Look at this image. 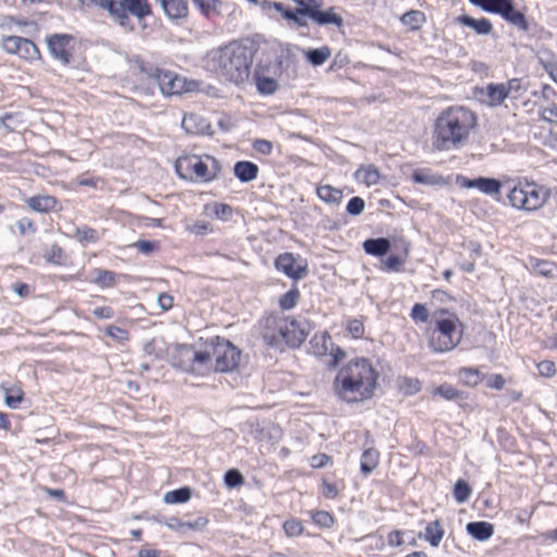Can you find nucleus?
Masks as SVG:
<instances>
[{
  "instance_id": "603ef678",
  "label": "nucleus",
  "mask_w": 557,
  "mask_h": 557,
  "mask_svg": "<svg viewBox=\"0 0 557 557\" xmlns=\"http://www.w3.org/2000/svg\"><path fill=\"white\" fill-rule=\"evenodd\" d=\"M104 333L119 343H126L129 339V334L126 330L116 325H109L106 327Z\"/></svg>"
},
{
  "instance_id": "4468645a",
  "label": "nucleus",
  "mask_w": 557,
  "mask_h": 557,
  "mask_svg": "<svg viewBox=\"0 0 557 557\" xmlns=\"http://www.w3.org/2000/svg\"><path fill=\"white\" fill-rule=\"evenodd\" d=\"M46 41L51 55L62 64H69L73 50V37L66 34H53L47 37Z\"/></svg>"
},
{
  "instance_id": "79ce46f5",
  "label": "nucleus",
  "mask_w": 557,
  "mask_h": 557,
  "mask_svg": "<svg viewBox=\"0 0 557 557\" xmlns=\"http://www.w3.org/2000/svg\"><path fill=\"white\" fill-rule=\"evenodd\" d=\"M433 395L440 396L446 400H456L461 397L462 393L450 384L444 383L434 388Z\"/></svg>"
},
{
  "instance_id": "1a4fd4ad",
  "label": "nucleus",
  "mask_w": 557,
  "mask_h": 557,
  "mask_svg": "<svg viewBox=\"0 0 557 557\" xmlns=\"http://www.w3.org/2000/svg\"><path fill=\"white\" fill-rule=\"evenodd\" d=\"M311 327L304 318L281 319V338L290 348H298L306 341Z\"/></svg>"
},
{
  "instance_id": "20e7f679",
  "label": "nucleus",
  "mask_w": 557,
  "mask_h": 557,
  "mask_svg": "<svg viewBox=\"0 0 557 557\" xmlns=\"http://www.w3.org/2000/svg\"><path fill=\"white\" fill-rule=\"evenodd\" d=\"M178 176L185 181L209 183L218 177L222 171L220 161L209 154H188L180 157L175 162Z\"/></svg>"
},
{
  "instance_id": "8fccbe9b",
  "label": "nucleus",
  "mask_w": 557,
  "mask_h": 557,
  "mask_svg": "<svg viewBox=\"0 0 557 557\" xmlns=\"http://www.w3.org/2000/svg\"><path fill=\"white\" fill-rule=\"evenodd\" d=\"M401 392L405 394V395H408V396H411V395H414L417 394L418 392H420L421 389V383L419 380L417 379H411V377H403L400 380V385H399Z\"/></svg>"
},
{
  "instance_id": "c756f323",
  "label": "nucleus",
  "mask_w": 557,
  "mask_h": 557,
  "mask_svg": "<svg viewBox=\"0 0 557 557\" xmlns=\"http://www.w3.org/2000/svg\"><path fill=\"white\" fill-rule=\"evenodd\" d=\"M445 534V531L438 520L430 522L425 527V540L431 546L437 547Z\"/></svg>"
},
{
  "instance_id": "58836bf2",
  "label": "nucleus",
  "mask_w": 557,
  "mask_h": 557,
  "mask_svg": "<svg viewBox=\"0 0 557 557\" xmlns=\"http://www.w3.org/2000/svg\"><path fill=\"white\" fill-rule=\"evenodd\" d=\"M300 298L299 289L294 282L293 286L281 296V309L289 310L293 309Z\"/></svg>"
},
{
  "instance_id": "13d9d810",
  "label": "nucleus",
  "mask_w": 557,
  "mask_h": 557,
  "mask_svg": "<svg viewBox=\"0 0 557 557\" xmlns=\"http://www.w3.org/2000/svg\"><path fill=\"white\" fill-rule=\"evenodd\" d=\"M283 528L287 536H298L304 532V527L297 519L285 521Z\"/></svg>"
},
{
  "instance_id": "c03bdc74",
  "label": "nucleus",
  "mask_w": 557,
  "mask_h": 557,
  "mask_svg": "<svg viewBox=\"0 0 557 557\" xmlns=\"http://www.w3.org/2000/svg\"><path fill=\"white\" fill-rule=\"evenodd\" d=\"M412 180L418 184L436 185L442 181V177L433 175L430 171L417 170L412 174Z\"/></svg>"
},
{
  "instance_id": "393cba45",
  "label": "nucleus",
  "mask_w": 557,
  "mask_h": 557,
  "mask_svg": "<svg viewBox=\"0 0 557 557\" xmlns=\"http://www.w3.org/2000/svg\"><path fill=\"white\" fill-rule=\"evenodd\" d=\"M258 172V166L249 161H238L234 165V175L243 183L253 181Z\"/></svg>"
},
{
  "instance_id": "ddd939ff",
  "label": "nucleus",
  "mask_w": 557,
  "mask_h": 557,
  "mask_svg": "<svg viewBox=\"0 0 557 557\" xmlns=\"http://www.w3.org/2000/svg\"><path fill=\"white\" fill-rule=\"evenodd\" d=\"M310 351L318 357L330 355V367H336L344 356V351L339 347H334V343L326 332L317 333L312 336Z\"/></svg>"
},
{
  "instance_id": "f8f14e48",
  "label": "nucleus",
  "mask_w": 557,
  "mask_h": 557,
  "mask_svg": "<svg viewBox=\"0 0 557 557\" xmlns=\"http://www.w3.org/2000/svg\"><path fill=\"white\" fill-rule=\"evenodd\" d=\"M153 81L157 82L160 91L165 96L180 95L189 91L186 81L173 71L164 69H156Z\"/></svg>"
},
{
  "instance_id": "473e14b6",
  "label": "nucleus",
  "mask_w": 557,
  "mask_h": 557,
  "mask_svg": "<svg viewBox=\"0 0 557 557\" xmlns=\"http://www.w3.org/2000/svg\"><path fill=\"white\" fill-rule=\"evenodd\" d=\"M307 8H297L295 11L293 10H283L281 8V12L285 18L293 22L299 27H307L309 18V13L307 12Z\"/></svg>"
},
{
  "instance_id": "f704fd0d",
  "label": "nucleus",
  "mask_w": 557,
  "mask_h": 557,
  "mask_svg": "<svg viewBox=\"0 0 557 557\" xmlns=\"http://www.w3.org/2000/svg\"><path fill=\"white\" fill-rule=\"evenodd\" d=\"M331 49L327 46L310 49L305 52L307 60L313 66L322 65L331 57Z\"/></svg>"
},
{
  "instance_id": "6e6552de",
  "label": "nucleus",
  "mask_w": 557,
  "mask_h": 557,
  "mask_svg": "<svg viewBox=\"0 0 557 557\" xmlns=\"http://www.w3.org/2000/svg\"><path fill=\"white\" fill-rule=\"evenodd\" d=\"M208 360V355L203 354V351H196L188 345H176L171 352L173 367L198 375L206 373V362Z\"/></svg>"
},
{
  "instance_id": "a18cd8bd",
  "label": "nucleus",
  "mask_w": 557,
  "mask_h": 557,
  "mask_svg": "<svg viewBox=\"0 0 557 557\" xmlns=\"http://www.w3.org/2000/svg\"><path fill=\"white\" fill-rule=\"evenodd\" d=\"M503 84L505 85L507 96L510 99H518L521 94L525 91V87L523 86L521 78H511Z\"/></svg>"
},
{
  "instance_id": "de8ad7c7",
  "label": "nucleus",
  "mask_w": 557,
  "mask_h": 557,
  "mask_svg": "<svg viewBox=\"0 0 557 557\" xmlns=\"http://www.w3.org/2000/svg\"><path fill=\"white\" fill-rule=\"evenodd\" d=\"M13 25L17 26H33L37 28V24L34 21H26L14 17L12 15H5L1 18L0 28L4 30H11Z\"/></svg>"
},
{
  "instance_id": "f3484780",
  "label": "nucleus",
  "mask_w": 557,
  "mask_h": 557,
  "mask_svg": "<svg viewBox=\"0 0 557 557\" xmlns=\"http://www.w3.org/2000/svg\"><path fill=\"white\" fill-rule=\"evenodd\" d=\"M307 12L309 13V18L319 26L333 24L341 27L344 24L343 17L335 12L334 8H330L326 11H322L321 8H317L307 10Z\"/></svg>"
},
{
  "instance_id": "72a5a7b5",
  "label": "nucleus",
  "mask_w": 557,
  "mask_h": 557,
  "mask_svg": "<svg viewBox=\"0 0 557 557\" xmlns=\"http://www.w3.org/2000/svg\"><path fill=\"white\" fill-rule=\"evenodd\" d=\"M502 183L496 178L490 177H476L475 188L486 195L499 194L502 189Z\"/></svg>"
},
{
  "instance_id": "09e8293b",
  "label": "nucleus",
  "mask_w": 557,
  "mask_h": 557,
  "mask_svg": "<svg viewBox=\"0 0 557 557\" xmlns=\"http://www.w3.org/2000/svg\"><path fill=\"white\" fill-rule=\"evenodd\" d=\"M313 522L321 528L329 529L334 524V518L329 511L318 510L311 513Z\"/></svg>"
},
{
  "instance_id": "f257e3e1",
  "label": "nucleus",
  "mask_w": 557,
  "mask_h": 557,
  "mask_svg": "<svg viewBox=\"0 0 557 557\" xmlns=\"http://www.w3.org/2000/svg\"><path fill=\"white\" fill-rule=\"evenodd\" d=\"M478 124L476 114L469 108L451 106L435 119L432 147L436 151H453L466 146Z\"/></svg>"
},
{
  "instance_id": "3c124183",
  "label": "nucleus",
  "mask_w": 557,
  "mask_h": 557,
  "mask_svg": "<svg viewBox=\"0 0 557 557\" xmlns=\"http://www.w3.org/2000/svg\"><path fill=\"white\" fill-rule=\"evenodd\" d=\"M277 84L274 78L257 76V88L263 95H271L276 90Z\"/></svg>"
},
{
  "instance_id": "f03ea898",
  "label": "nucleus",
  "mask_w": 557,
  "mask_h": 557,
  "mask_svg": "<svg viewBox=\"0 0 557 557\" xmlns=\"http://www.w3.org/2000/svg\"><path fill=\"white\" fill-rule=\"evenodd\" d=\"M257 50L253 39L234 40L211 50L207 55V65L216 75L238 85L248 79Z\"/></svg>"
},
{
  "instance_id": "0e129e2a",
  "label": "nucleus",
  "mask_w": 557,
  "mask_h": 557,
  "mask_svg": "<svg viewBox=\"0 0 557 557\" xmlns=\"http://www.w3.org/2000/svg\"><path fill=\"white\" fill-rule=\"evenodd\" d=\"M156 69L157 67H153L152 65L146 64L139 58L134 59V70L147 78L153 79V73L151 72L156 71Z\"/></svg>"
},
{
  "instance_id": "aec40b11",
  "label": "nucleus",
  "mask_w": 557,
  "mask_h": 557,
  "mask_svg": "<svg viewBox=\"0 0 557 557\" xmlns=\"http://www.w3.org/2000/svg\"><path fill=\"white\" fill-rule=\"evenodd\" d=\"M26 205L33 211L48 213L57 210L58 200L52 196L37 195L29 197L26 200Z\"/></svg>"
},
{
  "instance_id": "bf43d9fd",
  "label": "nucleus",
  "mask_w": 557,
  "mask_h": 557,
  "mask_svg": "<svg viewBox=\"0 0 557 557\" xmlns=\"http://www.w3.org/2000/svg\"><path fill=\"white\" fill-rule=\"evenodd\" d=\"M96 5L107 10L111 18L116 23L117 9H121L115 0H95Z\"/></svg>"
},
{
  "instance_id": "ea45409f",
  "label": "nucleus",
  "mask_w": 557,
  "mask_h": 557,
  "mask_svg": "<svg viewBox=\"0 0 557 557\" xmlns=\"http://www.w3.org/2000/svg\"><path fill=\"white\" fill-rule=\"evenodd\" d=\"M424 21V14L418 10H411L401 16V22L412 30L419 29Z\"/></svg>"
},
{
  "instance_id": "a19ab883",
  "label": "nucleus",
  "mask_w": 557,
  "mask_h": 557,
  "mask_svg": "<svg viewBox=\"0 0 557 557\" xmlns=\"http://www.w3.org/2000/svg\"><path fill=\"white\" fill-rule=\"evenodd\" d=\"M208 522L207 519L205 518H199L197 521L195 522H182L180 521L177 518H170L166 522H165V525L171 529V530H181V529H198V528H201L203 525H206Z\"/></svg>"
},
{
  "instance_id": "9d476101",
  "label": "nucleus",
  "mask_w": 557,
  "mask_h": 557,
  "mask_svg": "<svg viewBox=\"0 0 557 557\" xmlns=\"http://www.w3.org/2000/svg\"><path fill=\"white\" fill-rule=\"evenodd\" d=\"M116 23L127 32H133L135 26L128 14L138 20L151 15V8L148 0H119Z\"/></svg>"
},
{
  "instance_id": "864d4df0",
  "label": "nucleus",
  "mask_w": 557,
  "mask_h": 557,
  "mask_svg": "<svg viewBox=\"0 0 557 557\" xmlns=\"http://www.w3.org/2000/svg\"><path fill=\"white\" fill-rule=\"evenodd\" d=\"M405 262H406L405 258L392 255L386 258V260L383 263L382 269L385 271L399 272V271H401V268L405 264Z\"/></svg>"
},
{
  "instance_id": "4be33fe9",
  "label": "nucleus",
  "mask_w": 557,
  "mask_h": 557,
  "mask_svg": "<svg viewBox=\"0 0 557 557\" xmlns=\"http://www.w3.org/2000/svg\"><path fill=\"white\" fill-rule=\"evenodd\" d=\"M458 22L463 26L472 28L478 35H488L493 30V24L486 17L476 20L469 15H461L458 17Z\"/></svg>"
},
{
  "instance_id": "9b49d317",
  "label": "nucleus",
  "mask_w": 557,
  "mask_h": 557,
  "mask_svg": "<svg viewBox=\"0 0 557 557\" xmlns=\"http://www.w3.org/2000/svg\"><path fill=\"white\" fill-rule=\"evenodd\" d=\"M1 48L10 54H16L21 59L37 60L40 52L37 46L29 39L20 36H5L1 39Z\"/></svg>"
},
{
  "instance_id": "b1692460",
  "label": "nucleus",
  "mask_w": 557,
  "mask_h": 557,
  "mask_svg": "<svg viewBox=\"0 0 557 557\" xmlns=\"http://www.w3.org/2000/svg\"><path fill=\"white\" fill-rule=\"evenodd\" d=\"M380 461V453L370 447L363 450L360 459V471L362 475H370L377 467Z\"/></svg>"
},
{
  "instance_id": "052dcab7",
  "label": "nucleus",
  "mask_w": 557,
  "mask_h": 557,
  "mask_svg": "<svg viewBox=\"0 0 557 557\" xmlns=\"http://www.w3.org/2000/svg\"><path fill=\"white\" fill-rule=\"evenodd\" d=\"M11 394H7L4 397V404L11 409H16L23 400V392L17 389H11Z\"/></svg>"
},
{
  "instance_id": "cd10ccee",
  "label": "nucleus",
  "mask_w": 557,
  "mask_h": 557,
  "mask_svg": "<svg viewBox=\"0 0 557 557\" xmlns=\"http://www.w3.org/2000/svg\"><path fill=\"white\" fill-rule=\"evenodd\" d=\"M486 102L492 107L500 106L508 98L503 83H490L486 86Z\"/></svg>"
},
{
  "instance_id": "6ab92c4d",
  "label": "nucleus",
  "mask_w": 557,
  "mask_h": 557,
  "mask_svg": "<svg viewBox=\"0 0 557 557\" xmlns=\"http://www.w3.org/2000/svg\"><path fill=\"white\" fill-rule=\"evenodd\" d=\"M182 127L191 135L208 133L210 125L207 120L196 113H186L182 120Z\"/></svg>"
},
{
  "instance_id": "5fc2aeb1",
  "label": "nucleus",
  "mask_w": 557,
  "mask_h": 557,
  "mask_svg": "<svg viewBox=\"0 0 557 557\" xmlns=\"http://www.w3.org/2000/svg\"><path fill=\"white\" fill-rule=\"evenodd\" d=\"M224 482L230 488L237 487L244 483V476L238 470L232 469L225 473Z\"/></svg>"
},
{
  "instance_id": "423d86ee",
  "label": "nucleus",
  "mask_w": 557,
  "mask_h": 557,
  "mask_svg": "<svg viewBox=\"0 0 557 557\" xmlns=\"http://www.w3.org/2000/svg\"><path fill=\"white\" fill-rule=\"evenodd\" d=\"M209 356L206 372L213 369L216 372H230L237 368L242 352L230 341L215 337L211 345L203 350Z\"/></svg>"
},
{
  "instance_id": "dca6fc26",
  "label": "nucleus",
  "mask_w": 557,
  "mask_h": 557,
  "mask_svg": "<svg viewBox=\"0 0 557 557\" xmlns=\"http://www.w3.org/2000/svg\"><path fill=\"white\" fill-rule=\"evenodd\" d=\"M259 334L264 344L273 347L276 345L278 334V319L275 314L264 317L259 322Z\"/></svg>"
},
{
  "instance_id": "a878e982",
  "label": "nucleus",
  "mask_w": 557,
  "mask_h": 557,
  "mask_svg": "<svg viewBox=\"0 0 557 557\" xmlns=\"http://www.w3.org/2000/svg\"><path fill=\"white\" fill-rule=\"evenodd\" d=\"M468 533L479 541L488 540L494 533V527L486 521L469 522L467 524Z\"/></svg>"
},
{
  "instance_id": "0eeeda50",
  "label": "nucleus",
  "mask_w": 557,
  "mask_h": 557,
  "mask_svg": "<svg viewBox=\"0 0 557 557\" xmlns=\"http://www.w3.org/2000/svg\"><path fill=\"white\" fill-rule=\"evenodd\" d=\"M507 198L513 208L534 211L546 201V191L535 183H519L508 191Z\"/></svg>"
},
{
  "instance_id": "4d7b16f0",
  "label": "nucleus",
  "mask_w": 557,
  "mask_h": 557,
  "mask_svg": "<svg viewBox=\"0 0 557 557\" xmlns=\"http://www.w3.org/2000/svg\"><path fill=\"white\" fill-rule=\"evenodd\" d=\"M364 207H366V203H364V200L361 198V197H352L348 203H347V207H346V211L347 213H349L350 215H359L363 212L364 210Z\"/></svg>"
},
{
  "instance_id": "7c9ffc66",
  "label": "nucleus",
  "mask_w": 557,
  "mask_h": 557,
  "mask_svg": "<svg viewBox=\"0 0 557 557\" xmlns=\"http://www.w3.org/2000/svg\"><path fill=\"white\" fill-rule=\"evenodd\" d=\"M318 197L327 203H339L343 198V191L331 185H323L317 187Z\"/></svg>"
},
{
  "instance_id": "37998d69",
  "label": "nucleus",
  "mask_w": 557,
  "mask_h": 557,
  "mask_svg": "<svg viewBox=\"0 0 557 557\" xmlns=\"http://www.w3.org/2000/svg\"><path fill=\"white\" fill-rule=\"evenodd\" d=\"M532 267L536 274L544 277H554L557 271L555 263L547 260H536Z\"/></svg>"
},
{
  "instance_id": "2f4dec72",
  "label": "nucleus",
  "mask_w": 557,
  "mask_h": 557,
  "mask_svg": "<svg viewBox=\"0 0 557 557\" xmlns=\"http://www.w3.org/2000/svg\"><path fill=\"white\" fill-rule=\"evenodd\" d=\"M92 273V282L100 287L108 288L116 285V274L114 272L109 270L95 269Z\"/></svg>"
},
{
  "instance_id": "2eb2a0df",
  "label": "nucleus",
  "mask_w": 557,
  "mask_h": 557,
  "mask_svg": "<svg viewBox=\"0 0 557 557\" xmlns=\"http://www.w3.org/2000/svg\"><path fill=\"white\" fill-rule=\"evenodd\" d=\"M281 271L293 282H297L308 275V262L300 255L281 253Z\"/></svg>"
},
{
  "instance_id": "c9c22d12",
  "label": "nucleus",
  "mask_w": 557,
  "mask_h": 557,
  "mask_svg": "<svg viewBox=\"0 0 557 557\" xmlns=\"http://www.w3.org/2000/svg\"><path fill=\"white\" fill-rule=\"evenodd\" d=\"M191 497V490L187 486L174 491L166 492L163 495V502L166 504H182L186 503Z\"/></svg>"
},
{
  "instance_id": "6e6d98bb",
  "label": "nucleus",
  "mask_w": 557,
  "mask_h": 557,
  "mask_svg": "<svg viewBox=\"0 0 557 557\" xmlns=\"http://www.w3.org/2000/svg\"><path fill=\"white\" fill-rule=\"evenodd\" d=\"M76 238L79 242L95 243L98 240L99 237H98L96 230L88 227V226H83V227L76 228Z\"/></svg>"
},
{
  "instance_id": "412c9836",
  "label": "nucleus",
  "mask_w": 557,
  "mask_h": 557,
  "mask_svg": "<svg viewBox=\"0 0 557 557\" xmlns=\"http://www.w3.org/2000/svg\"><path fill=\"white\" fill-rule=\"evenodd\" d=\"M500 16L508 23L516 26L519 30L527 32L529 29V24L524 14L515 9L512 0H510L505 7Z\"/></svg>"
},
{
  "instance_id": "7ed1b4c3",
  "label": "nucleus",
  "mask_w": 557,
  "mask_h": 557,
  "mask_svg": "<svg viewBox=\"0 0 557 557\" xmlns=\"http://www.w3.org/2000/svg\"><path fill=\"white\" fill-rule=\"evenodd\" d=\"M379 373L366 358H356L336 376V391L347 403H357L372 397Z\"/></svg>"
},
{
  "instance_id": "4c0bfd02",
  "label": "nucleus",
  "mask_w": 557,
  "mask_h": 557,
  "mask_svg": "<svg viewBox=\"0 0 557 557\" xmlns=\"http://www.w3.org/2000/svg\"><path fill=\"white\" fill-rule=\"evenodd\" d=\"M458 375L467 386L471 387L479 385L480 382L484 379V376L481 375V372L476 368H461Z\"/></svg>"
},
{
  "instance_id": "69168bd1",
  "label": "nucleus",
  "mask_w": 557,
  "mask_h": 557,
  "mask_svg": "<svg viewBox=\"0 0 557 557\" xmlns=\"http://www.w3.org/2000/svg\"><path fill=\"white\" fill-rule=\"evenodd\" d=\"M537 370L541 375L552 377L556 374V364L550 360H543L537 363Z\"/></svg>"
},
{
  "instance_id": "774afa93",
  "label": "nucleus",
  "mask_w": 557,
  "mask_h": 557,
  "mask_svg": "<svg viewBox=\"0 0 557 557\" xmlns=\"http://www.w3.org/2000/svg\"><path fill=\"white\" fill-rule=\"evenodd\" d=\"M338 487L336 484L331 483L326 480H323L322 482V493L325 498L327 499H334L338 496Z\"/></svg>"
},
{
  "instance_id": "bb28decb",
  "label": "nucleus",
  "mask_w": 557,
  "mask_h": 557,
  "mask_svg": "<svg viewBox=\"0 0 557 557\" xmlns=\"http://www.w3.org/2000/svg\"><path fill=\"white\" fill-rule=\"evenodd\" d=\"M363 249L368 255L382 257L391 249V243L387 238H370L363 242Z\"/></svg>"
},
{
  "instance_id": "39448f33",
  "label": "nucleus",
  "mask_w": 557,
  "mask_h": 557,
  "mask_svg": "<svg viewBox=\"0 0 557 557\" xmlns=\"http://www.w3.org/2000/svg\"><path fill=\"white\" fill-rule=\"evenodd\" d=\"M463 324L458 317L449 314L447 318L437 319L429 345L435 352H446L454 349L461 341Z\"/></svg>"
},
{
  "instance_id": "e2e57ef3",
  "label": "nucleus",
  "mask_w": 557,
  "mask_h": 557,
  "mask_svg": "<svg viewBox=\"0 0 557 557\" xmlns=\"http://www.w3.org/2000/svg\"><path fill=\"white\" fill-rule=\"evenodd\" d=\"M347 331L354 338H361L364 333L363 322L358 319L348 320Z\"/></svg>"
},
{
  "instance_id": "49530a36",
  "label": "nucleus",
  "mask_w": 557,
  "mask_h": 557,
  "mask_svg": "<svg viewBox=\"0 0 557 557\" xmlns=\"http://www.w3.org/2000/svg\"><path fill=\"white\" fill-rule=\"evenodd\" d=\"M471 492L470 485L463 480H458L454 486V497L459 504L466 503Z\"/></svg>"
},
{
  "instance_id": "a211bd4d",
  "label": "nucleus",
  "mask_w": 557,
  "mask_h": 557,
  "mask_svg": "<svg viewBox=\"0 0 557 557\" xmlns=\"http://www.w3.org/2000/svg\"><path fill=\"white\" fill-rule=\"evenodd\" d=\"M171 20L185 18L188 14L187 0H156Z\"/></svg>"
},
{
  "instance_id": "5701e85b",
  "label": "nucleus",
  "mask_w": 557,
  "mask_h": 557,
  "mask_svg": "<svg viewBox=\"0 0 557 557\" xmlns=\"http://www.w3.org/2000/svg\"><path fill=\"white\" fill-rule=\"evenodd\" d=\"M356 180L368 187L376 185L381 180L379 169L373 164L361 165L355 173Z\"/></svg>"
},
{
  "instance_id": "338daca9",
  "label": "nucleus",
  "mask_w": 557,
  "mask_h": 557,
  "mask_svg": "<svg viewBox=\"0 0 557 557\" xmlns=\"http://www.w3.org/2000/svg\"><path fill=\"white\" fill-rule=\"evenodd\" d=\"M233 208L226 203H216L214 207V215L216 219L226 221L232 216Z\"/></svg>"
},
{
  "instance_id": "e433bc0d",
  "label": "nucleus",
  "mask_w": 557,
  "mask_h": 557,
  "mask_svg": "<svg viewBox=\"0 0 557 557\" xmlns=\"http://www.w3.org/2000/svg\"><path fill=\"white\" fill-rule=\"evenodd\" d=\"M510 0H474L473 5L481 8L485 12L502 14Z\"/></svg>"
},
{
  "instance_id": "680f3d73",
  "label": "nucleus",
  "mask_w": 557,
  "mask_h": 557,
  "mask_svg": "<svg viewBox=\"0 0 557 557\" xmlns=\"http://www.w3.org/2000/svg\"><path fill=\"white\" fill-rule=\"evenodd\" d=\"M410 317L414 322H426L429 319V311L422 304H416L410 312Z\"/></svg>"
},
{
  "instance_id": "c85d7f7f",
  "label": "nucleus",
  "mask_w": 557,
  "mask_h": 557,
  "mask_svg": "<svg viewBox=\"0 0 557 557\" xmlns=\"http://www.w3.org/2000/svg\"><path fill=\"white\" fill-rule=\"evenodd\" d=\"M144 351L148 357L162 359L168 352V347L162 337H153L144 345Z\"/></svg>"
}]
</instances>
